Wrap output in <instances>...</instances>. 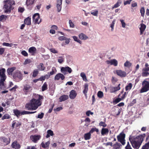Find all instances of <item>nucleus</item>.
Instances as JSON below:
<instances>
[{"label":"nucleus","instance_id":"nucleus-18","mask_svg":"<svg viewBox=\"0 0 149 149\" xmlns=\"http://www.w3.org/2000/svg\"><path fill=\"white\" fill-rule=\"evenodd\" d=\"M65 78V76L63 74L59 73L56 74L55 76L54 79L58 80L61 78L62 80H63Z\"/></svg>","mask_w":149,"mask_h":149},{"label":"nucleus","instance_id":"nucleus-7","mask_svg":"<svg viewBox=\"0 0 149 149\" xmlns=\"http://www.w3.org/2000/svg\"><path fill=\"white\" fill-rule=\"evenodd\" d=\"M1 79H0V86L1 89H4L5 88L4 81L6 78V75H4L0 76Z\"/></svg>","mask_w":149,"mask_h":149},{"label":"nucleus","instance_id":"nucleus-2","mask_svg":"<svg viewBox=\"0 0 149 149\" xmlns=\"http://www.w3.org/2000/svg\"><path fill=\"white\" fill-rule=\"evenodd\" d=\"M146 136V134H143L137 136L136 139L135 138H133V137L130 136L129 137V140L134 148L139 149Z\"/></svg>","mask_w":149,"mask_h":149},{"label":"nucleus","instance_id":"nucleus-5","mask_svg":"<svg viewBox=\"0 0 149 149\" xmlns=\"http://www.w3.org/2000/svg\"><path fill=\"white\" fill-rule=\"evenodd\" d=\"M125 134L123 132L120 133L117 136L118 141L120 142L123 145H124L125 143Z\"/></svg>","mask_w":149,"mask_h":149},{"label":"nucleus","instance_id":"nucleus-19","mask_svg":"<svg viewBox=\"0 0 149 149\" xmlns=\"http://www.w3.org/2000/svg\"><path fill=\"white\" fill-rule=\"evenodd\" d=\"M77 95V93H76V91L73 90L70 92V94L69 95V97L71 99H73L75 98Z\"/></svg>","mask_w":149,"mask_h":149},{"label":"nucleus","instance_id":"nucleus-24","mask_svg":"<svg viewBox=\"0 0 149 149\" xmlns=\"http://www.w3.org/2000/svg\"><path fill=\"white\" fill-rule=\"evenodd\" d=\"M146 28V26L144 24H142L141 25V27L139 28L140 30V34H142Z\"/></svg>","mask_w":149,"mask_h":149},{"label":"nucleus","instance_id":"nucleus-26","mask_svg":"<svg viewBox=\"0 0 149 149\" xmlns=\"http://www.w3.org/2000/svg\"><path fill=\"white\" fill-rule=\"evenodd\" d=\"M109 132V130L108 129L103 128L101 130V134L102 135H104L105 134H107Z\"/></svg>","mask_w":149,"mask_h":149},{"label":"nucleus","instance_id":"nucleus-10","mask_svg":"<svg viewBox=\"0 0 149 149\" xmlns=\"http://www.w3.org/2000/svg\"><path fill=\"white\" fill-rule=\"evenodd\" d=\"M61 72L64 74H66L67 73V72L70 73L72 72L71 69L68 66L65 67H62L61 68Z\"/></svg>","mask_w":149,"mask_h":149},{"label":"nucleus","instance_id":"nucleus-40","mask_svg":"<svg viewBox=\"0 0 149 149\" xmlns=\"http://www.w3.org/2000/svg\"><path fill=\"white\" fill-rule=\"evenodd\" d=\"M32 77H36L38 74V70L36 69L34 70L33 72Z\"/></svg>","mask_w":149,"mask_h":149},{"label":"nucleus","instance_id":"nucleus-20","mask_svg":"<svg viewBox=\"0 0 149 149\" xmlns=\"http://www.w3.org/2000/svg\"><path fill=\"white\" fill-rule=\"evenodd\" d=\"M36 49L35 47H32L29 48L28 51L29 53L31 54L32 55H34L36 53Z\"/></svg>","mask_w":149,"mask_h":149},{"label":"nucleus","instance_id":"nucleus-12","mask_svg":"<svg viewBox=\"0 0 149 149\" xmlns=\"http://www.w3.org/2000/svg\"><path fill=\"white\" fill-rule=\"evenodd\" d=\"M116 72L118 75L121 77H125L126 76V72L121 70H117L116 71Z\"/></svg>","mask_w":149,"mask_h":149},{"label":"nucleus","instance_id":"nucleus-27","mask_svg":"<svg viewBox=\"0 0 149 149\" xmlns=\"http://www.w3.org/2000/svg\"><path fill=\"white\" fill-rule=\"evenodd\" d=\"M120 84H119L117 87H115L112 88L111 89V93H114L119 90L120 88Z\"/></svg>","mask_w":149,"mask_h":149},{"label":"nucleus","instance_id":"nucleus-3","mask_svg":"<svg viewBox=\"0 0 149 149\" xmlns=\"http://www.w3.org/2000/svg\"><path fill=\"white\" fill-rule=\"evenodd\" d=\"M3 2L5 4L4 8L5 13H10L11 10H13L14 9L13 5L15 4V1L13 0H5Z\"/></svg>","mask_w":149,"mask_h":149},{"label":"nucleus","instance_id":"nucleus-53","mask_svg":"<svg viewBox=\"0 0 149 149\" xmlns=\"http://www.w3.org/2000/svg\"><path fill=\"white\" fill-rule=\"evenodd\" d=\"M69 24L70 27L72 28H74V25L71 20H69Z\"/></svg>","mask_w":149,"mask_h":149},{"label":"nucleus","instance_id":"nucleus-32","mask_svg":"<svg viewBox=\"0 0 149 149\" xmlns=\"http://www.w3.org/2000/svg\"><path fill=\"white\" fill-rule=\"evenodd\" d=\"M37 68L40 70H44L45 68L42 63H40L37 66Z\"/></svg>","mask_w":149,"mask_h":149},{"label":"nucleus","instance_id":"nucleus-29","mask_svg":"<svg viewBox=\"0 0 149 149\" xmlns=\"http://www.w3.org/2000/svg\"><path fill=\"white\" fill-rule=\"evenodd\" d=\"M50 144V142L49 141H48L47 142H46L45 144V143L43 142H42L41 143V146L44 148H46L47 147H49V145Z\"/></svg>","mask_w":149,"mask_h":149},{"label":"nucleus","instance_id":"nucleus-42","mask_svg":"<svg viewBox=\"0 0 149 149\" xmlns=\"http://www.w3.org/2000/svg\"><path fill=\"white\" fill-rule=\"evenodd\" d=\"M5 72L6 70L5 68H2L1 69H0V76L5 75Z\"/></svg>","mask_w":149,"mask_h":149},{"label":"nucleus","instance_id":"nucleus-47","mask_svg":"<svg viewBox=\"0 0 149 149\" xmlns=\"http://www.w3.org/2000/svg\"><path fill=\"white\" fill-rule=\"evenodd\" d=\"M2 45L4 46L7 47H12L13 44L12 43H9L7 42H3L2 44Z\"/></svg>","mask_w":149,"mask_h":149},{"label":"nucleus","instance_id":"nucleus-1","mask_svg":"<svg viewBox=\"0 0 149 149\" xmlns=\"http://www.w3.org/2000/svg\"><path fill=\"white\" fill-rule=\"evenodd\" d=\"M35 98L32 99L29 103L26 104L25 108L28 110H36L39 106L41 105L43 97L38 94L34 95Z\"/></svg>","mask_w":149,"mask_h":149},{"label":"nucleus","instance_id":"nucleus-60","mask_svg":"<svg viewBox=\"0 0 149 149\" xmlns=\"http://www.w3.org/2000/svg\"><path fill=\"white\" fill-rule=\"evenodd\" d=\"M93 114V113L91 112L90 111H88L86 112V114L87 116H90V114H91V115Z\"/></svg>","mask_w":149,"mask_h":149},{"label":"nucleus","instance_id":"nucleus-22","mask_svg":"<svg viewBox=\"0 0 149 149\" xmlns=\"http://www.w3.org/2000/svg\"><path fill=\"white\" fill-rule=\"evenodd\" d=\"M16 69L15 67L9 68L7 70V72L8 74L10 75H12V73Z\"/></svg>","mask_w":149,"mask_h":149},{"label":"nucleus","instance_id":"nucleus-17","mask_svg":"<svg viewBox=\"0 0 149 149\" xmlns=\"http://www.w3.org/2000/svg\"><path fill=\"white\" fill-rule=\"evenodd\" d=\"M1 139L2 141L4 143V146H6L10 143V138L3 137Z\"/></svg>","mask_w":149,"mask_h":149},{"label":"nucleus","instance_id":"nucleus-45","mask_svg":"<svg viewBox=\"0 0 149 149\" xmlns=\"http://www.w3.org/2000/svg\"><path fill=\"white\" fill-rule=\"evenodd\" d=\"M140 13L142 16L143 17L145 14V9L144 7L141 8L140 10Z\"/></svg>","mask_w":149,"mask_h":149},{"label":"nucleus","instance_id":"nucleus-30","mask_svg":"<svg viewBox=\"0 0 149 149\" xmlns=\"http://www.w3.org/2000/svg\"><path fill=\"white\" fill-rule=\"evenodd\" d=\"M25 24L28 25L31 24V18L29 17L26 18L24 20Z\"/></svg>","mask_w":149,"mask_h":149},{"label":"nucleus","instance_id":"nucleus-58","mask_svg":"<svg viewBox=\"0 0 149 149\" xmlns=\"http://www.w3.org/2000/svg\"><path fill=\"white\" fill-rule=\"evenodd\" d=\"M117 80L114 77H112L111 82L113 84H114L115 83L117 82Z\"/></svg>","mask_w":149,"mask_h":149},{"label":"nucleus","instance_id":"nucleus-9","mask_svg":"<svg viewBox=\"0 0 149 149\" xmlns=\"http://www.w3.org/2000/svg\"><path fill=\"white\" fill-rule=\"evenodd\" d=\"M35 0H26V4L27 8L29 10H31L33 7V5Z\"/></svg>","mask_w":149,"mask_h":149},{"label":"nucleus","instance_id":"nucleus-23","mask_svg":"<svg viewBox=\"0 0 149 149\" xmlns=\"http://www.w3.org/2000/svg\"><path fill=\"white\" fill-rule=\"evenodd\" d=\"M32 88V86L29 84H26L24 86L23 90L26 92H28L29 90Z\"/></svg>","mask_w":149,"mask_h":149},{"label":"nucleus","instance_id":"nucleus-63","mask_svg":"<svg viewBox=\"0 0 149 149\" xmlns=\"http://www.w3.org/2000/svg\"><path fill=\"white\" fill-rule=\"evenodd\" d=\"M66 37H65L62 36L59 37L58 38V39L62 41L66 40Z\"/></svg>","mask_w":149,"mask_h":149},{"label":"nucleus","instance_id":"nucleus-41","mask_svg":"<svg viewBox=\"0 0 149 149\" xmlns=\"http://www.w3.org/2000/svg\"><path fill=\"white\" fill-rule=\"evenodd\" d=\"M97 95L99 98H101L104 96L103 93L101 91H99L97 93Z\"/></svg>","mask_w":149,"mask_h":149},{"label":"nucleus","instance_id":"nucleus-62","mask_svg":"<svg viewBox=\"0 0 149 149\" xmlns=\"http://www.w3.org/2000/svg\"><path fill=\"white\" fill-rule=\"evenodd\" d=\"M120 21L122 24V26L123 27L125 28V23L123 19H120Z\"/></svg>","mask_w":149,"mask_h":149},{"label":"nucleus","instance_id":"nucleus-8","mask_svg":"<svg viewBox=\"0 0 149 149\" xmlns=\"http://www.w3.org/2000/svg\"><path fill=\"white\" fill-rule=\"evenodd\" d=\"M41 136L40 135H32L30 136V139L34 143H36L37 141L40 139Z\"/></svg>","mask_w":149,"mask_h":149},{"label":"nucleus","instance_id":"nucleus-36","mask_svg":"<svg viewBox=\"0 0 149 149\" xmlns=\"http://www.w3.org/2000/svg\"><path fill=\"white\" fill-rule=\"evenodd\" d=\"M132 87V85L131 83H129L127 85L125 88V90L126 91H130V90Z\"/></svg>","mask_w":149,"mask_h":149},{"label":"nucleus","instance_id":"nucleus-33","mask_svg":"<svg viewBox=\"0 0 149 149\" xmlns=\"http://www.w3.org/2000/svg\"><path fill=\"white\" fill-rule=\"evenodd\" d=\"M91 134L89 132L85 134L84 135V138L85 140H88L90 139L91 138Z\"/></svg>","mask_w":149,"mask_h":149},{"label":"nucleus","instance_id":"nucleus-54","mask_svg":"<svg viewBox=\"0 0 149 149\" xmlns=\"http://www.w3.org/2000/svg\"><path fill=\"white\" fill-rule=\"evenodd\" d=\"M80 76L84 80H85V79H86V76L84 73L81 72L80 74Z\"/></svg>","mask_w":149,"mask_h":149},{"label":"nucleus","instance_id":"nucleus-46","mask_svg":"<svg viewBox=\"0 0 149 149\" xmlns=\"http://www.w3.org/2000/svg\"><path fill=\"white\" fill-rule=\"evenodd\" d=\"M99 126H102L103 128L106 127L107 126V125L103 121H101L99 123Z\"/></svg>","mask_w":149,"mask_h":149},{"label":"nucleus","instance_id":"nucleus-61","mask_svg":"<svg viewBox=\"0 0 149 149\" xmlns=\"http://www.w3.org/2000/svg\"><path fill=\"white\" fill-rule=\"evenodd\" d=\"M132 0H127L126 1H125L124 2V5H125L127 4H130Z\"/></svg>","mask_w":149,"mask_h":149},{"label":"nucleus","instance_id":"nucleus-28","mask_svg":"<svg viewBox=\"0 0 149 149\" xmlns=\"http://www.w3.org/2000/svg\"><path fill=\"white\" fill-rule=\"evenodd\" d=\"M79 36L80 39L82 40H85L88 38L87 36L83 33H81Z\"/></svg>","mask_w":149,"mask_h":149},{"label":"nucleus","instance_id":"nucleus-16","mask_svg":"<svg viewBox=\"0 0 149 149\" xmlns=\"http://www.w3.org/2000/svg\"><path fill=\"white\" fill-rule=\"evenodd\" d=\"M106 62L108 64H110L111 65H113L115 66H117L118 65L117 61L114 59L111 60L110 61H107Z\"/></svg>","mask_w":149,"mask_h":149},{"label":"nucleus","instance_id":"nucleus-49","mask_svg":"<svg viewBox=\"0 0 149 149\" xmlns=\"http://www.w3.org/2000/svg\"><path fill=\"white\" fill-rule=\"evenodd\" d=\"M123 99L121 98H118L115 99L113 101V103L115 104H117L121 101Z\"/></svg>","mask_w":149,"mask_h":149},{"label":"nucleus","instance_id":"nucleus-59","mask_svg":"<svg viewBox=\"0 0 149 149\" xmlns=\"http://www.w3.org/2000/svg\"><path fill=\"white\" fill-rule=\"evenodd\" d=\"M5 49L4 48H0V55H1L3 54Z\"/></svg>","mask_w":149,"mask_h":149},{"label":"nucleus","instance_id":"nucleus-4","mask_svg":"<svg viewBox=\"0 0 149 149\" xmlns=\"http://www.w3.org/2000/svg\"><path fill=\"white\" fill-rule=\"evenodd\" d=\"M142 87L140 90V93L146 92L149 90V82L144 80L142 84Z\"/></svg>","mask_w":149,"mask_h":149},{"label":"nucleus","instance_id":"nucleus-43","mask_svg":"<svg viewBox=\"0 0 149 149\" xmlns=\"http://www.w3.org/2000/svg\"><path fill=\"white\" fill-rule=\"evenodd\" d=\"M58 58V61L60 63H62L64 61V58L63 57L59 56Z\"/></svg>","mask_w":149,"mask_h":149},{"label":"nucleus","instance_id":"nucleus-56","mask_svg":"<svg viewBox=\"0 0 149 149\" xmlns=\"http://www.w3.org/2000/svg\"><path fill=\"white\" fill-rule=\"evenodd\" d=\"M98 11L97 10H95L94 12H91V14L95 16H97L98 14Z\"/></svg>","mask_w":149,"mask_h":149},{"label":"nucleus","instance_id":"nucleus-6","mask_svg":"<svg viewBox=\"0 0 149 149\" xmlns=\"http://www.w3.org/2000/svg\"><path fill=\"white\" fill-rule=\"evenodd\" d=\"M40 18V15L38 13H36L34 14L33 17V21L35 24H39L42 21V19H40L39 21L38 20Z\"/></svg>","mask_w":149,"mask_h":149},{"label":"nucleus","instance_id":"nucleus-51","mask_svg":"<svg viewBox=\"0 0 149 149\" xmlns=\"http://www.w3.org/2000/svg\"><path fill=\"white\" fill-rule=\"evenodd\" d=\"M56 7L57 8L58 12H60L61 10L62 5L56 4Z\"/></svg>","mask_w":149,"mask_h":149},{"label":"nucleus","instance_id":"nucleus-34","mask_svg":"<svg viewBox=\"0 0 149 149\" xmlns=\"http://www.w3.org/2000/svg\"><path fill=\"white\" fill-rule=\"evenodd\" d=\"M122 2L121 0H118L117 3L112 7V9H113L115 8H116L120 6Z\"/></svg>","mask_w":149,"mask_h":149},{"label":"nucleus","instance_id":"nucleus-44","mask_svg":"<svg viewBox=\"0 0 149 149\" xmlns=\"http://www.w3.org/2000/svg\"><path fill=\"white\" fill-rule=\"evenodd\" d=\"M132 65V63L128 61H126L124 64V66L126 67L130 68Z\"/></svg>","mask_w":149,"mask_h":149},{"label":"nucleus","instance_id":"nucleus-13","mask_svg":"<svg viewBox=\"0 0 149 149\" xmlns=\"http://www.w3.org/2000/svg\"><path fill=\"white\" fill-rule=\"evenodd\" d=\"M149 68H143L142 70L141 75L143 77H146L149 75Z\"/></svg>","mask_w":149,"mask_h":149},{"label":"nucleus","instance_id":"nucleus-50","mask_svg":"<svg viewBox=\"0 0 149 149\" xmlns=\"http://www.w3.org/2000/svg\"><path fill=\"white\" fill-rule=\"evenodd\" d=\"M32 61L30 59H26L24 62V65H26L27 64H29Z\"/></svg>","mask_w":149,"mask_h":149},{"label":"nucleus","instance_id":"nucleus-21","mask_svg":"<svg viewBox=\"0 0 149 149\" xmlns=\"http://www.w3.org/2000/svg\"><path fill=\"white\" fill-rule=\"evenodd\" d=\"M88 84L86 83L84 85V89L83 91V93L84 94L85 96L87 97V93L88 90Z\"/></svg>","mask_w":149,"mask_h":149},{"label":"nucleus","instance_id":"nucleus-11","mask_svg":"<svg viewBox=\"0 0 149 149\" xmlns=\"http://www.w3.org/2000/svg\"><path fill=\"white\" fill-rule=\"evenodd\" d=\"M13 78L14 79L18 78L21 80L22 79V75L20 71L15 72L13 74Z\"/></svg>","mask_w":149,"mask_h":149},{"label":"nucleus","instance_id":"nucleus-52","mask_svg":"<svg viewBox=\"0 0 149 149\" xmlns=\"http://www.w3.org/2000/svg\"><path fill=\"white\" fill-rule=\"evenodd\" d=\"M21 54L24 56H28V54L25 50L22 51Z\"/></svg>","mask_w":149,"mask_h":149},{"label":"nucleus","instance_id":"nucleus-37","mask_svg":"<svg viewBox=\"0 0 149 149\" xmlns=\"http://www.w3.org/2000/svg\"><path fill=\"white\" fill-rule=\"evenodd\" d=\"M47 85L46 82H45L42 86V91H43L45 90H47Z\"/></svg>","mask_w":149,"mask_h":149},{"label":"nucleus","instance_id":"nucleus-35","mask_svg":"<svg viewBox=\"0 0 149 149\" xmlns=\"http://www.w3.org/2000/svg\"><path fill=\"white\" fill-rule=\"evenodd\" d=\"M13 113L17 117H18L19 116H20V114H21V112H20V111L17 109L14 110Z\"/></svg>","mask_w":149,"mask_h":149},{"label":"nucleus","instance_id":"nucleus-38","mask_svg":"<svg viewBox=\"0 0 149 149\" xmlns=\"http://www.w3.org/2000/svg\"><path fill=\"white\" fill-rule=\"evenodd\" d=\"M120 144L117 142L113 145V146L114 149H120Z\"/></svg>","mask_w":149,"mask_h":149},{"label":"nucleus","instance_id":"nucleus-55","mask_svg":"<svg viewBox=\"0 0 149 149\" xmlns=\"http://www.w3.org/2000/svg\"><path fill=\"white\" fill-rule=\"evenodd\" d=\"M18 10L19 12L22 13L24 10V8L23 7H19L18 8Z\"/></svg>","mask_w":149,"mask_h":149},{"label":"nucleus","instance_id":"nucleus-48","mask_svg":"<svg viewBox=\"0 0 149 149\" xmlns=\"http://www.w3.org/2000/svg\"><path fill=\"white\" fill-rule=\"evenodd\" d=\"M10 116L8 114H5L2 118V120H3L6 119H9Z\"/></svg>","mask_w":149,"mask_h":149},{"label":"nucleus","instance_id":"nucleus-25","mask_svg":"<svg viewBox=\"0 0 149 149\" xmlns=\"http://www.w3.org/2000/svg\"><path fill=\"white\" fill-rule=\"evenodd\" d=\"M68 98V95H64L60 97L59 98V101L62 102L65 101Z\"/></svg>","mask_w":149,"mask_h":149},{"label":"nucleus","instance_id":"nucleus-31","mask_svg":"<svg viewBox=\"0 0 149 149\" xmlns=\"http://www.w3.org/2000/svg\"><path fill=\"white\" fill-rule=\"evenodd\" d=\"M47 134L46 136L47 138H48L50 136H53L54 134L53 132L51 130H48L47 132Z\"/></svg>","mask_w":149,"mask_h":149},{"label":"nucleus","instance_id":"nucleus-64","mask_svg":"<svg viewBox=\"0 0 149 149\" xmlns=\"http://www.w3.org/2000/svg\"><path fill=\"white\" fill-rule=\"evenodd\" d=\"M115 20L114 19L112 23L110 24V27L112 29H113L114 24L115 23Z\"/></svg>","mask_w":149,"mask_h":149},{"label":"nucleus","instance_id":"nucleus-15","mask_svg":"<svg viewBox=\"0 0 149 149\" xmlns=\"http://www.w3.org/2000/svg\"><path fill=\"white\" fill-rule=\"evenodd\" d=\"M21 125V123L20 122L16 120H14L13 122L12 127L13 128L15 127L17 129H19Z\"/></svg>","mask_w":149,"mask_h":149},{"label":"nucleus","instance_id":"nucleus-57","mask_svg":"<svg viewBox=\"0 0 149 149\" xmlns=\"http://www.w3.org/2000/svg\"><path fill=\"white\" fill-rule=\"evenodd\" d=\"M50 50L51 52L54 54H56L58 53V51L54 48L50 49Z\"/></svg>","mask_w":149,"mask_h":149},{"label":"nucleus","instance_id":"nucleus-39","mask_svg":"<svg viewBox=\"0 0 149 149\" xmlns=\"http://www.w3.org/2000/svg\"><path fill=\"white\" fill-rule=\"evenodd\" d=\"M72 38L73 39H74V40L75 41L79 43L80 44H81L82 43V42L81 40H79L77 37L75 36H73L72 37Z\"/></svg>","mask_w":149,"mask_h":149},{"label":"nucleus","instance_id":"nucleus-14","mask_svg":"<svg viewBox=\"0 0 149 149\" xmlns=\"http://www.w3.org/2000/svg\"><path fill=\"white\" fill-rule=\"evenodd\" d=\"M11 147L15 149H19L21 148L20 144L16 141H14L11 144Z\"/></svg>","mask_w":149,"mask_h":149}]
</instances>
